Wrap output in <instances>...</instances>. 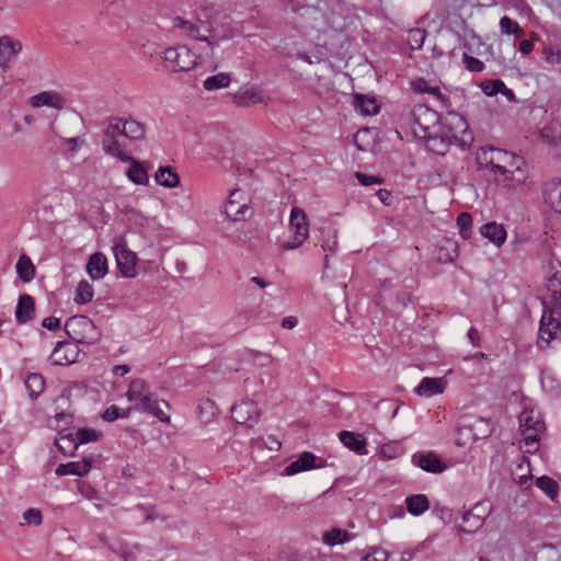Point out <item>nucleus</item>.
I'll return each mask as SVG.
<instances>
[{
	"label": "nucleus",
	"instance_id": "de8ad7c7",
	"mask_svg": "<svg viewBox=\"0 0 561 561\" xmlns=\"http://www.w3.org/2000/svg\"><path fill=\"white\" fill-rule=\"evenodd\" d=\"M457 226L460 236L463 239H469L472 231V217L469 213H460L457 217Z\"/></svg>",
	"mask_w": 561,
	"mask_h": 561
},
{
	"label": "nucleus",
	"instance_id": "423d86ee",
	"mask_svg": "<svg viewBox=\"0 0 561 561\" xmlns=\"http://www.w3.org/2000/svg\"><path fill=\"white\" fill-rule=\"evenodd\" d=\"M412 129L415 135L436 142L437 136L431 129L439 123L438 113L424 104L414 105L411 111Z\"/></svg>",
	"mask_w": 561,
	"mask_h": 561
},
{
	"label": "nucleus",
	"instance_id": "4be33fe9",
	"mask_svg": "<svg viewBox=\"0 0 561 561\" xmlns=\"http://www.w3.org/2000/svg\"><path fill=\"white\" fill-rule=\"evenodd\" d=\"M542 193L545 203L552 210L561 213V179L545 183Z\"/></svg>",
	"mask_w": 561,
	"mask_h": 561
},
{
	"label": "nucleus",
	"instance_id": "69168bd1",
	"mask_svg": "<svg viewBox=\"0 0 561 561\" xmlns=\"http://www.w3.org/2000/svg\"><path fill=\"white\" fill-rule=\"evenodd\" d=\"M42 325L49 331H54L59 328L60 320L56 317H47L43 320Z\"/></svg>",
	"mask_w": 561,
	"mask_h": 561
},
{
	"label": "nucleus",
	"instance_id": "6e6d98bb",
	"mask_svg": "<svg viewBox=\"0 0 561 561\" xmlns=\"http://www.w3.org/2000/svg\"><path fill=\"white\" fill-rule=\"evenodd\" d=\"M426 32L421 28H413L409 32L408 41L413 49H420L425 41Z\"/></svg>",
	"mask_w": 561,
	"mask_h": 561
},
{
	"label": "nucleus",
	"instance_id": "3c124183",
	"mask_svg": "<svg viewBox=\"0 0 561 561\" xmlns=\"http://www.w3.org/2000/svg\"><path fill=\"white\" fill-rule=\"evenodd\" d=\"M481 88L485 95L494 96L503 92V89H505V83L500 79L489 80L483 82Z\"/></svg>",
	"mask_w": 561,
	"mask_h": 561
},
{
	"label": "nucleus",
	"instance_id": "393cba45",
	"mask_svg": "<svg viewBox=\"0 0 561 561\" xmlns=\"http://www.w3.org/2000/svg\"><path fill=\"white\" fill-rule=\"evenodd\" d=\"M353 105L357 113L364 116L376 115L380 111V106L374 96L355 93L353 96Z\"/></svg>",
	"mask_w": 561,
	"mask_h": 561
},
{
	"label": "nucleus",
	"instance_id": "412c9836",
	"mask_svg": "<svg viewBox=\"0 0 561 561\" xmlns=\"http://www.w3.org/2000/svg\"><path fill=\"white\" fill-rule=\"evenodd\" d=\"M446 383L444 378L424 377L415 388V393L420 397L431 398L443 393Z\"/></svg>",
	"mask_w": 561,
	"mask_h": 561
},
{
	"label": "nucleus",
	"instance_id": "58836bf2",
	"mask_svg": "<svg viewBox=\"0 0 561 561\" xmlns=\"http://www.w3.org/2000/svg\"><path fill=\"white\" fill-rule=\"evenodd\" d=\"M93 296V286L87 279H81L76 288V296L73 298L75 302L78 305L88 304L92 300Z\"/></svg>",
	"mask_w": 561,
	"mask_h": 561
},
{
	"label": "nucleus",
	"instance_id": "bb28decb",
	"mask_svg": "<svg viewBox=\"0 0 561 561\" xmlns=\"http://www.w3.org/2000/svg\"><path fill=\"white\" fill-rule=\"evenodd\" d=\"M341 443L347 447L350 450L356 453L357 455H366V439L360 434H355L348 431H342L339 434Z\"/></svg>",
	"mask_w": 561,
	"mask_h": 561
},
{
	"label": "nucleus",
	"instance_id": "c03bdc74",
	"mask_svg": "<svg viewBox=\"0 0 561 561\" xmlns=\"http://www.w3.org/2000/svg\"><path fill=\"white\" fill-rule=\"evenodd\" d=\"M230 83V77L228 73L219 72L215 76L205 79L203 85L207 91H214L217 89L226 88Z\"/></svg>",
	"mask_w": 561,
	"mask_h": 561
},
{
	"label": "nucleus",
	"instance_id": "f3484780",
	"mask_svg": "<svg viewBox=\"0 0 561 561\" xmlns=\"http://www.w3.org/2000/svg\"><path fill=\"white\" fill-rule=\"evenodd\" d=\"M22 44L8 35L0 37V67L7 70L10 62L21 53Z\"/></svg>",
	"mask_w": 561,
	"mask_h": 561
},
{
	"label": "nucleus",
	"instance_id": "e433bc0d",
	"mask_svg": "<svg viewBox=\"0 0 561 561\" xmlns=\"http://www.w3.org/2000/svg\"><path fill=\"white\" fill-rule=\"evenodd\" d=\"M101 437H102V432L96 428H91V427L79 428L76 433V440L72 438L75 449H78L79 445L98 442L101 439Z\"/></svg>",
	"mask_w": 561,
	"mask_h": 561
},
{
	"label": "nucleus",
	"instance_id": "cd10ccee",
	"mask_svg": "<svg viewBox=\"0 0 561 561\" xmlns=\"http://www.w3.org/2000/svg\"><path fill=\"white\" fill-rule=\"evenodd\" d=\"M480 233L497 247L503 244L506 240V231L504 227L496 222H488L482 225L480 228Z\"/></svg>",
	"mask_w": 561,
	"mask_h": 561
},
{
	"label": "nucleus",
	"instance_id": "052dcab7",
	"mask_svg": "<svg viewBox=\"0 0 561 561\" xmlns=\"http://www.w3.org/2000/svg\"><path fill=\"white\" fill-rule=\"evenodd\" d=\"M76 486L83 497L89 500L96 497L98 492L90 483L82 480H76Z\"/></svg>",
	"mask_w": 561,
	"mask_h": 561
},
{
	"label": "nucleus",
	"instance_id": "c756f323",
	"mask_svg": "<svg viewBox=\"0 0 561 561\" xmlns=\"http://www.w3.org/2000/svg\"><path fill=\"white\" fill-rule=\"evenodd\" d=\"M407 511L412 516H420L430 508V501L425 494H414L405 497Z\"/></svg>",
	"mask_w": 561,
	"mask_h": 561
},
{
	"label": "nucleus",
	"instance_id": "13d9d810",
	"mask_svg": "<svg viewBox=\"0 0 561 561\" xmlns=\"http://www.w3.org/2000/svg\"><path fill=\"white\" fill-rule=\"evenodd\" d=\"M462 61L466 68L471 72H481L484 69V64L480 59L470 56L467 53H463Z\"/></svg>",
	"mask_w": 561,
	"mask_h": 561
},
{
	"label": "nucleus",
	"instance_id": "a211bd4d",
	"mask_svg": "<svg viewBox=\"0 0 561 561\" xmlns=\"http://www.w3.org/2000/svg\"><path fill=\"white\" fill-rule=\"evenodd\" d=\"M33 107H50L62 110L67 105V99L56 91H43L35 94L30 100Z\"/></svg>",
	"mask_w": 561,
	"mask_h": 561
},
{
	"label": "nucleus",
	"instance_id": "4d7b16f0",
	"mask_svg": "<svg viewBox=\"0 0 561 561\" xmlns=\"http://www.w3.org/2000/svg\"><path fill=\"white\" fill-rule=\"evenodd\" d=\"M68 388H65L61 394L55 400L56 404V414L55 420L58 422L68 416L66 410L62 408L61 403H66L69 401V396L67 394Z\"/></svg>",
	"mask_w": 561,
	"mask_h": 561
},
{
	"label": "nucleus",
	"instance_id": "dca6fc26",
	"mask_svg": "<svg viewBox=\"0 0 561 561\" xmlns=\"http://www.w3.org/2000/svg\"><path fill=\"white\" fill-rule=\"evenodd\" d=\"M412 463L431 473H440L446 469V465L433 451L415 453Z\"/></svg>",
	"mask_w": 561,
	"mask_h": 561
},
{
	"label": "nucleus",
	"instance_id": "2f4dec72",
	"mask_svg": "<svg viewBox=\"0 0 561 561\" xmlns=\"http://www.w3.org/2000/svg\"><path fill=\"white\" fill-rule=\"evenodd\" d=\"M156 182L164 187L174 188L180 184V176L171 167H160L154 174Z\"/></svg>",
	"mask_w": 561,
	"mask_h": 561
},
{
	"label": "nucleus",
	"instance_id": "6e6552de",
	"mask_svg": "<svg viewBox=\"0 0 561 561\" xmlns=\"http://www.w3.org/2000/svg\"><path fill=\"white\" fill-rule=\"evenodd\" d=\"M222 213L228 220L233 222L245 221L253 214L245 193L239 188L230 192Z\"/></svg>",
	"mask_w": 561,
	"mask_h": 561
},
{
	"label": "nucleus",
	"instance_id": "1a4fd4ad",
	"mask_svg": "<svg viewBox=\"0 0 561 561\" xmlns=\"http://www.w3.org/2000/svg\"><path fill=\"white\" fill-rule=\"evenodd\" d=\"M163 60L165 67L174 72L190 71L196 66L195 54L184 45L167 48Z\"/></svg>",
	"mask_w": 561,
	"mask_h": 561
},
{
	"label": "nucleus",
	"instance_id": "774afa93",
	"mask_svg": "<svg viewBox=\"0 0 561 561\" xmlns=\"http://www.w3.org/2000/svg\"><path fill=\"white\" fill-rule=\"evenodd\" d=\"M297 323H298V320L296 317H294V316L285 317L282 320V328L291 330L297 325Z\"/></svg>",
	"mask_w": 561,
	"mask_h": 561
},
{
	"label": "nucleus",
	"instance_id": "0eeeda50",
	"mask_svg": "<svg viewBox=\"0 0 561 561\" xmlns=\"http://www.w3.org/2000/svg\"><path fill=\"white\" fill-rule=\"evenodd\" d=\"M112 250L121 274L127 278L135 277L137 275V255L128 249V243L124 236H116L114 238Z\"/></svg>",
	"mask_w": 561,
	"mask_h": 561
},
{
	"label": "nucleus",
	"instance_id": "8fccbe9b",
	"mask_svg": "<svg viewBox=\"0 0 561 561\" xmlns=\"http://www.w3.org/2000/svg\"><path fill=\"white\" fill-rule=\"evenodd\" d=\"M500 27L502 33L506 35H516L522 36L523 35V28L518 25L517 22L513 21L508 16H503L500 20Z\"/></svg>",
	"mask_w": 561,
	"mask_h": 561
},
{
	"label": "nucleus",
	"instance_id": "473e14b6",
	"mask_svg": "<svg viewBox=\"0 0 561 561\" xmlns=\"http://www.w3.org/2000/svg\"><path fill=\"white\" fill-rule=\"evenodd\" d=\"M319 231L323 251L335 252L339 247L337 230L332 225H325L321 227Z\"/></svg>",
	"mask_w": 561,
	"mask_h": 561
},
{
	"label": "nucleus",
	"instance_id": "2eb2a0df",
	"mask_svg": "<svg viewBox=\"0 0 561 561\" xmlns=\"http://www.w3.org/2000/svg\"><path fill=\"white\" fill-rule=\"evenodd\" d=\"M324 463L322 458H318L310 451H304L299 457L290 462L284 470L286 476H294L310 469L321 468Z\"/></svg>",
	"mask_w": 561,
	"mask_h": 561
},
{
	"label": "nucleus",
	"instance_id": "5fc2aeb1",
	"mask_svg": "<svg viewBox=\"0 0 561 561\" xmlns=\"http://www.w3.org/2000/svg\"><path fill=\"white\" fill-rule=\"evenodd\" d=\"M22 517L25 524H27L31 527H37L43 522L42 512L38 508L34 507L26 510L23 513Z\"/></svg>",
	"mask_w": 561,
	"mask_h": 561
},
{
	"label": "nucleus",
	"instance_id": "338daca9",
	"mask_svg": "<svg viewBox=\"0 0 561 561\" xmlns=\"http://www.w3.org/2000/svg\"><path fill=\"white\" fill-rule=\"evenodd\" d=\"M467 335L473 346L479 347L481 345L480 333L476 328L471 327Z\"/></svg>",
	"mask_w": 561,
	"mask_h": 561
},
{
	"label": "nucleus",
	"instance_id": "6ab92c4d",
	"mask_svg": "<svg viewBox=\"0 0 561 561\" xmlns=\"http://www.w3.org/2000/svg\"><path fill=\"white\" fill-rule=\"evenodd\" d=\"M85 272L92 280H101L108 273V261L104 253L94 252L88 259Z\"/></svg>",
	"mask_w": 561,
	"mask_h": 561
},
{
	"label": "nucleus",
	"instance_id": "20e7f679",
	"mask_svg": "<svg viewBox=\"0 0 561 561\" xmlns=\"http://www.w3.org/2000/svg\"><path fill=\"white\" fill-rule=\"evenodd\" d=\"M119 117H110L102 129L101 145L106 156L116 158L119 161L129 160V154L125 151V144L121 141L124 137L119 130Z\"/></svg>",
	"mask_w": 561,
	"mask_h": 561
},
{
	"label": "nucleus",
	"instance_id": "39448f33",
	"mask_svg": "<svg viewBox=\"0 0 561 561\" xmlns=\"http://www.w3.org/2000/svg\"><path fill=\"white\" fill-rule=\"evenodd\" d=\"M519 431L527 453H535L539 448L540 435L545 431V423L539 414L533 410L523 411L519 415Z\"/></svg>",
	"mask_w": 561,
	"mask_h": 561
},
{
	"label": "nucleus",
	"instance_id": "09e8293b",
	"mask_svg": "<svg viewBox=\"0 0 561 561\" xmlns=\"http://www.w3.org/2000/svg\"><path fill=\"white\" fill-rule=\"evenodd\" d=\"M131 410L133 408H128L122 411L118 407L111 405L102 413V419L105 422H114L119 417L127 419L130 415Z\"/></svg>",
	"mask_w": 561,
	"mask_h": 561
},
{
	"label": "nucleus",
	"instance_id": "9d476101",
	"mask_svg": "<svg viewBox=\"0 0 561 561\" xmlns=\"http://www.w3.org/2000/svg\"><path fill=\"white\" fill-rule=\"evenodd\" d=\"M291 237L284 243V249L294 250L299 248L309 236V222L304 209L293 207L289 218Z\"/></svg>",
	"mask_w": 561,
	"mask_h": 561
},
{
	"label": "nucleus",
	"instance_id": "f704fd0d",
	"mask_svg": "<svg viewBox=\"0 0 561 561\" xmlns=\"http://www.w3.org/2000/svg\"><path fill=\"white\" fill-rule=\"evenodd\" d=\"M15 270L19 278L23 283H30L35 276V266L32 260L25 254H22L19 257L15 264Z\"/></svg>",
	"mask_w": 561,
	"mask_h": 561
},
{
	"label": "nucleus",
	"instance_id": "7c9ffc66",
	"mask_svg": "<svg viewBox=\"0 0 561 561\" xmlns=\"http://www.w3.org/2000/svg\"><path fill=\"white\" fill-rule=\"evenodd\" d=\"M203 18L195 13L193 19L194 26L198 27L199 35H216L213 24L210 22L211 13L214 8L211 5H205L202 8Z\"/></svg>",
	"mask_w": 561,
	"mask_h": 561
},
{
	"label": "nucleus",
	"instance_id": "bf43d9fd",
	"mask_svg": "<svg viewBox=\"0 0 561 561\" xmlns=\"http://www.w3.org/2000/svg\"><path fill=\"white\" fill-rule=\"evenodd\" d=\"M355 178L363 186L380 185L385 182V179L380 175H368L362 172H355Z\"/></svg>",
	"mask_w": 561,
	"mask_h": 561
},
{
	"label": "nucleus",
	"instance_id": "49530a36",
	"mask_svg": "<svg viewBox=\"0 0 561 561\" xmlns=\"http://www.w3.org/2000/svg\"><path fill=\"white\" fill-rule=\"evenodd\" d=\"M161 404H163L167 409H170V404L165 400H159L158 398H156L154 402H152V404H149L148 409L142 410L141 412L152 414L159 421L163 423H169L170 416L163 411Z\"/></svg>",
	"mask_w": 561,
	"mask_h": 561
},
{
	"label": "nucleus",
	"instance_id": "a19ab883",
	"mask_svg": "<svg viewBox=\"0 0 561 561\" xmlns=\"http://www.w3.org/2000/svg\"><path fill=\"white\" fill-rule=\"evenodd\" d=\"M238 103L242 106H249L262 102V95L256 88L241 89L237 94Z\"/></svg>",
	"mask_w": 561,
	"mask_h": 561
},
{
	"label": "nucleus",
	"instance_id": "680f3d73",
	"mask_svg": "<svg viewBox=\"0 0 561 561\" xmlns=\"http://www.w3.org/2000/svg\"><path fill=\"white\" fill-rule=\"evenodd\" d=\"M59 438L55 440V445L59 449L60 453L66 455L67 446L61 444V442L70 443V431L68 428H62L58 431Z\"/></svg>",
	"mask_w": 561,
	"mask_h": 561
},
{
	"label": "nucleus",
	"instance_id": "864d4df0",
	"mask_svg": "<svg viewBox=\"0 0 561 561\" xmlns=\"http://www.w3.org/2000/svg\"><path fill=\"white\" fill-rule=\"evenodd\" d=\"M543 55H545V60L547 64H549L551 66L561 65V49L560 48L552 46V45H547L543 48Z\"/></svg>",
	"mask_w": 561,
	"mask_h": 561
},
{
	"label": "nucleus",
	"instance_id": "603ef678",
	"mask_svg": "<svg viewBox=\"0 0 561 561\" xmlns=\"http://www.w3.org/2000/svg\"><path fill=\"white\" fill-rule=\"evenodd\" d=\"M412 88L415 92L428 93L432 95H436L438 98L442 96L440 90L438 87H430L428 82L425 79H417L412 82Z\"/></svg>",
	"mask_w": 561,
	"mask_h": 561
},
{
	"label": "nucleus",
	"instance_id": "ea45409f",
	"mask_svg": "<svg viewBox=\"0 0 561 561\" xmlns=\"http://www.w3.org/2000/svg\"><path fill=\"white\" fill-rule=\"evenodd\" d=\"M536 485L552 501L558 496L559 484L552 478L548 476H541L537 478Z\"/></svg>",
	"mask_w": 561,
	"mask_h": 561
},
{
	"label": "nucleus",
	"instance_id": "ddd939ff",
	"mask_svg": "<svg viewBox=\"0 0 561 561\" xmlns=\"http://www.w3.org/2000/svg\"><path fill=\"white\" fill-rule=\"evenodd\" d=\"M260 417V411L255 402L251 400H244L231 408V419L248 427H253Z\"/></svg>",
	"mask_w": 561,
	"mask_h": 561
},
{
	"label": "nucleus",
	"instance_id": "4c0bfd02",
	"mask_svg": "<svg viewBox=\"0 0 561 561\" xmlns=\"http://www.w3.org/2000/svg\"><path fill=\"white\" fill-rule=\"evenodd\" d=\"M462 522L466 524V527H461L460 531L472 534L480 529L484 524V516L481 514H476L473 511H468L462 515Z\"/></svg>",
	"mask_w": 561,
	"mask_h": 561
},
{
	"label": "nucleus",
	"instance_id": "f257e3e1",
	"mask_svg": "<svg viewBox=\"0 0 561 561\" xmlns=\"http://www.w3.org/2000/svg\"><path fill=\"white\" fill-rule=\"evenodd\" d=\"M476 161L479 170L486 171L496 183L505 187H514L525 179L520 168L522 158L506 150L482 147L477 151Z\"/></svg>",
	"mask_w": 561,
	"mask_h": 561
},
{
	"label": "nucleus",
	"instance_id": "72a5a7b5",
	"mask_svg": "<svg viewBox=\"0 0 561 561\" xmlns=\"http://www.w3.org/2000/svg\"><path fill=\"white\" fill-rule=\"evenodd\" d=\"M24 386L31 399H36L45 388V380L42 375L28 373L24 378Z\"/></svg>",
	"mask_w": 561,
	"mask_h": 561
},
{
	"label": "nucleus",
	"instance_id": "f8f14e48",
	"mask_svg": "<svg viewBox=\"0 0 561 561\" xmlns=\"http://www.w3.org/2000/svg\"><path fill=\"white\" fill-rule=\"evenodd\" d=\"M126 398L130 402H136L133 409L142 411L148 409L149 404L154 402L157 396L150 391L149 386L142 379H134L126 392Z\"/></svg>",
	"mask_w": 561,
	"mask_h": 561
},
{
	"label": "nucleus",
	"instance_id": "9b49d317",
	"mask_svg": "<svg viewBox=\"0 0 561 561\" xmlns=\"http://www.w3.org/2000/svg\"><path fill=\"white\" fill-rule=\"evenodd\" d=\"M100 337L96 327L85 316H72V342L77 344L91 345Z\"/></svg>",
	"mask_w": 561,
	"mask_h": 561
},
{
	"label": "nucleus",
	"instance_id": "f03ea898",
	"mask_svg": "<svg viewBox=\"0 0 561 561\" xmlns=\"http://www.w3.org/2000/svg\"><path fill=\"white\" fill-rule=\"evenodd\" d=\"M436 136L444 148L456 145L465 149L472 140L466 119L461 115L454 113L448 114L444 118L438 131H436Z\"/></svg>",
	"mask_w": 561,
	"mask_h": 561
},
{
	"label": "nucleus",
	"instance_id": "37998d69",
	"mask_svg": "<svg viewBox=\"0 0 561 561\" xmlns=\"http://www.w3.org/2000/svg\"><path fill=\"white\" fill-rule=\"evenodd\" d=\"M68 342L59 341L54 347L50 354V360L55 365H69L70 360L68 358Z\"/></svg>",
	"mask_w": 561,
	"mask_h": 561
},
{
	"label": "nucleus",
	"instance_id": "0e129e2a",
	"mask_svg": "<svg viewBox=\"0 0 561 561\" xmlns=\"http://www.w3.org/2000/svg\"><path fill=\"white\" fill-rule=\"evenodd\" d=\"M376 196L385 206H390L392 204V193L386 188L378 190L376 192Z\"/></svg>",
	"mask_w": 561,
	"mask_h": 561
},
{
	"label": "nucleus",
	"instance_id": "aec40b11",
	"mask_svg": "<svg viewBox=\"0 0 561 561\" xmlns=\"http://www.w3.org/2000/svg\"><path fill=\"white\" fill-rule=\"evenodd\" d=\"M129 163L130 167L126 171V176L136 185H147L149 183V165L145 161H139L129 156V160L123 161Z\"/></svg>",
	"mask_w": 561,
	"mask_h": 561
},
{
	"label": "nucleus",
	"instance_id": "79ce46f5",
	"mask_svg": "<svg viewBox=\"0 0 561 561\" xmlns=\"http://www.w3.org/2000/svg\"><path fill=\"white\" fill-rule=\"evenodd\" d=\"M100 456L94 454H90L83 457L81 460L72 461L71 472L72 476L83 477L85 476L92 468V465L96 461Z\"/></svg>",
	"mask_w": 561,
	"mask_h": 561
},
{
	"label": "nucleus",
	"instance_id": "e2e57ef3",
	"mask_svg": "<svg viewBox=\"0 0 561 561\" xmlns=\"http://www.w3.org/2000/svg\"><path fill=\"white\" fill-rule=\"evenodd\" d=\"M538 35L536 33L531 34V39H524L519 43V51L523 55H529L534 49V41L538 39Z\"/></svg>",
	"mask_w": 561,
	"mask_h": 561
},
{
	"label": "nucleus",
	"instance_id": "7ed1b4c3",
	"mask_svg": "<svg viewBox=\"0 0 561 561\" xmlns=\"http://www.w3.org/2000/svg\"><path fill=\"white\" fill-rule=\"evenodd\" d=\"M561 342V305L543 307L539 323L537 346L546 350Z\"/></svg>",
	"mask_w": 561,
	"mask_h": 561
},
{
	"label": "nucleus",
	"instance_id": "a878e982",
	"mask_svg": "<svg viewBox=\"0 0 561 561\" xmlns=\"http://www.w3.org/2000/svg\"><path fill=\"white\" fill-rule=\"evenodd\" d=\"M35 314V301L30 295H21L15 309V320L20 324L31 321Z\"/></svg>",
	"mask_w": 561,
	"mask_h": 561
},
{
	"label": "nucleus",
	"instance_id": "c9c22d12",
	"mask_svg": "<svg viewBox=\"0 0 561 561\" xmlns=\"http://www.w3.org/2000/svg\"><path fill=\"white\" fill-rule=\"evenodd\" d=\"M354 535L341 528H332L323 534L322 541L328 546H336L350 541Z\"/></svg>",
	"mask_w": 561,
	"mask_h": 561
},
{
	"label": "nucleus",
	"instance_id": "5701e85b",
	"mask_svg": "<svg viewBox=\"0 0 561 561\" xmlns=\"http://www.w3.org/2000/svg\"><path fill=\"white\" fill-rule=\"evenodd\" d=\"M561 305V271L556 272L547 282V293L542 298V307Z\"/></svg>",
	"mask_w": 561,
	"mask_h": 561
},
{
	"label": "nucleus",
	"instance_id": "c85d7f7f",
	"mask_svg": "<svg viewBox=\"0 0 561 561\" xmlns=\"http://www.w3.org/2000/svg\"><path fill=\"white\" fill-rule=\"evenodd\" d=\"M436 257L442 263L454 262L458 257V244L451 239L443 240L436 252Z\"/></svg>",
	"mask_w": 561,
	"mask_h": 561
},
{
	"label": "nucleus",
	"instance_id": "b1692460",
	"mask_svg": "<svg viewBox=\"0 0 561 561\" xmlns=\"http://www.w3.org/2000/svg\"><path fill=\"white\" fill-rule=\"evenodd\" d=\"M119 130L121 134L133 141L142 140L146 137V127L144 124L138 121L129 117L127 119H123L119 117Z\"/></svg>",
	"mask_w": 561,
	"mask_h": 561
},
{
	"label": "nucleus",
	"instance_id": "4468645a",
	"mask_svg": "<svg viewBox=\"0 0 561 561\" xmlns=\"http://www.w3.org/2000/svg\"><path fill=\"white\" fill-rule=\"evenodd\" d=\"M174 30L182 31L187 37L207 43L211 48L218 45L220 38L217 35H199L198 27L194 26V21L182 16L172 19Z\"/></svg>",
	"mask_w": 561,
	"mask_h": 561
},
{
	"label": "nucleus",
	"instance_id": "a18cd8bd",
	"mask_svg": "<svg viewBox=\"0 0 561 561\" xmlns=\"http://www.w3.org/2000/svg\"><path fill=\"white\" fill-rule=\"evenodd\" d=\"M198 416L203 423H209L217 414L216 403L210 399H205L198 404Z\"/></svg>",
	"mask_w": 561,
	"mask_h": 561
}]
</instances>
